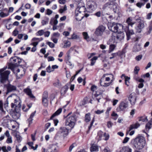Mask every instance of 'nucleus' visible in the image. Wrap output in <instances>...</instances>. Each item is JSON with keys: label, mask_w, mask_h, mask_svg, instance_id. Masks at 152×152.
Masks as SVG:
<instances>
[{"label": "nucleus", "mask_w": 152, "mask_h": 152, "mask_svg": "<svg viewBox=\"0 0 152 152\" xmlns=\"http://www.w3.org/2000/svg\"><path fill=\"white\" fill-rule=\"evenodd\" d=\"M140 126V124L138 123H136L135 124L131 125L129 128V130L128 131V132H129L134 129H136L137 128Z\"/></svg>", "instance_id": "24"}, {"label": "nucleus", "mask_w": 152, "mask_h": 152, "mask_svg": "<svg viewBox=\"0 0 152 152\" xmlns=\"http://www.w3.org/2000/svg\"><path fill=\"white\" fill-rule=\"evenodd\" d=\"M103 137L105 138H104L103 139L105 140H107L109 139V135L108 134L104 133Z\"/></svg>", "instance_id": "49"}, {"label": "nucleus", "mask_w": 152, "mask_h": 152, "mask_svg": "<svg viewBox=\"0 0 152 152\" xmlns=\"http://www.w3.org/2000/svg\"><path fill=\"white\" fill-rule=\"evenodd\" d=\"M49 18L47 17H45L42 20L41 23L42 26L47 24L49 22Z\"/></svg>", "instance_id": "27"}, {"label": "nucleus", "mask_w": 152, "mask_h": 152, "mask_svg": "<svg viewBox=\"0 0 152 152\" xmlns=\"http://www.w3.org/2000/svg\"><path fill=\"white\" fill-rule=\"evenodd\" d=\"M90 113H88L86 114L85 116V121L87 122L91 120Z\"/></svg>", "instance_id": "31"}, {"label": "nucleus", "mask_w": 152, "mask_h": 152, "mask_svg": "<svg viewBox=\"0 0 152 152\" xmlns=\"http://www.w3.org/2000/svg\"><path fill=\"white\" fill-rule=\"evenodd\" d=\"M129 107V102L126 101H122L121 102L118 107L116 110L117 111H125Z\"/></svg>", "instance_id": "9"}, {"label": "nucleus", "mask_w": 152, "mask_h": 152, "mask_svg": "<svg viewBox=\"0 0 152 152\" xmlns=\"http://www.w3.org/2000/svg\"><path fill=\"white\" fill-rule=\"evenodd\" d=\"M66 63L69 65L70 68H72L74 66V65L69 60H67L66 61Z\"/></svg>", "instance_id": "51"}, {"label": "nucleus", "mask_w": 152, "mask_h": 152, "mask_svg": "<svg viewBox=\"0 0 152 152\" xmlns=\"http://www.w3.org/2000/svg\"><path fill=\"white\" fill-rule=\"evenodd\" d=\"M69 130V129L66 127H61L60 128L59 132L61 135L65 137L68 134Z\"/></svg>", "instance_id": "11"}, {"label": "nucleus", "mask_w": 152, "mask_h": 152, "mask_svg": "<svg viewBox=\"0 0 152 152\" xmlns=\"http://www.w3.org/2000/svg\"><path fill=\"white\" fill-rule=\"evenodd\" d=\"M116 7V3L112 1H108L104 4L103 7L102 9L103 10H108L109 9H113L114 12H116V10L114 8Z\"/></svg>", "instance_id": "7"}, {"label": "nucleus", "mask_w": 152, "mask_h": 152, "mask_svg": "<svg viewBox=\"0 0 152 152\" xmlns=\"http://www.w3.org/2000/svg\"><path fill=\"white\" fill-rule=\"evenodd\" d=\"M136 26L135 29L137 32L140 33L141 32L142 29L144 28L145 25L143 21L141 20L140 19H138L137 21L135 22Z\"/></svg>", "instance_id": "8"}, {"label": "nucleus", "mask_w": 152, "mask_h": 152, "mask_svg": "<svg viewBox=\"0 0 152 152\" xmlns=\"http://www.w3.org/2000/svg\"><path fill=\"white\" fill-rule=\"evenodd\" d=\"M97 89V86L95 85H92L91 87V90L93 92L96 90Z\"/></svg>", "instance_id": "54"}, {"label": "nucleus", "mask_w": 152, "mask_h": 152, "mask_svg": "<svg viewBox=\"0 0 152 152\" xmlns=\"http://www.w3.org/2000/svg\"><path fill=\"white\" fill-rule=\"evenodd\" d=\"M152 126V118L145 125V130L146 131H149Z\"/></svg>", "instance_id": "25"}, {"label": "nucleus", "mask_w": 152, "mask_h": 152, "mask_svg": "<svg viewBox=\"0 0 152 152\" xmlns=\"http://www.w3.org/2000/svg\"><path fill=\"white\" fill-rule=\"evenodd\" d=\"M125 31L127 37V39L129 40L130 38V36L134 34L132 29H130L128 26H126L125 28Z\"/></svg>", "instance_id": "13"}, {"label": "nucleus", "mask_w": 152, "mask_h": 152, "mask_svg": "<svg viewBox=\"0 0 152 152\" xmlns=\"http://www.w3.org/2000/svg\"><path fill=\"white\" fill-rule=\"evenodd\" d=\"M42 102L44 106H47L48 104V100L47 99H42Z\"/></svg>", "instance_id": "50"}, {"label": "nucleus", "mask_w": 152, "mask_h": 152, "mask_svg": "<svg viewBox=\"0 0 152 152\" xmlns=\"http://www.w3.org/2000/svg\"><path fill=\"white\" fill-rule=\"evenodd\" d=\"M77 146V144L76 143H73L69 147V152H71L72 149Z\"/></svg>", "instance_id": "40"}, {"label": "nucleus", "mask_w": 152, "mask_h": 152, "mask_svg": "<svg viewBox=\"0 0 152 152\" xmlns=\"http://www.w3.org/2000/svg\"><path fill=\"white\" fill-rule=\"evenodd\" d=\"M113 125V123L110 121L107 122V126L108 128H110Z\"/></svg>", "instance_id": "62"}, {"label": "nucleus", "mask_w": 152, "mask_h": 152, "mask_svg": "<svg viewBox=\"0 0 152 152\" xmlns=\"http://www.w3.org/2000/svg\"><path fill=\"white\" fill-rule=\"evenodd\" d=\"M9 15L8 12L5 13L3 12H0V16L1 18H4L8 16Z\"/></svg>", "instance_id": "38"}, {"label": "nucleus", "mask_w": 152, "mask_h": 152, "mask_svg": "<svg viewBox=\"0 0 152 152\" xmlns=\"http://www.w3.org/2000/svg\"><path fill=\"white\" fill-rule=\"evenodd\" d=\"M124 34L123 33L117 34L115 33L112 34L111 38L109 40V41L112 42L113 43H117L124 39Z\"/></svg>", "instance_id": "4"}, {"label": "nucleus", "mask_w": 152, "mask_h": 152, "mask_svg": "<svg viewBox=\"0 0 152 152\" xmlns=\"http://www.w3.org/2000/svg\"><path fill=\"white\" fill-rule=\"evenodd\" d=\"M128 99L131 104L132 105H134L136 100V94L134 93H132L130 94L129 96Z\"/></svg>", "instance_id": "14"}, {"label": "nucleus", "mask_w": 152, "mask_h": 152, "mask_svg": "<svg viewBox=\"0 0 152 152\" xmlns=\"http://www.w3.org/2000/svg\"><path fill=\"white\" fill-rule=\"evenodd\" d=\"M5 69L6 68H4L0 69V81L2 83H4L8 80L9 75L10 72L9 70L4 72Z\"/></svg>", "instance_id": "3"}, {"label": "nucleus", "mask_w": 152, "mask_h": 152, "mask_svg": "<svg viewBox=\"0 0 152 152\" xmlns=\"http://www.w3.org/2000/svg\"><path fill=\"white\" fill-rule=\"evenodd\" d=\"M97 58L98 57L95 56L93 57V58L91 59V63L90 65L91 66H93L94 64L96 62V61L97 60Z\"/></svg>", "instance_id": "33"}, {"label": "nucleus", "mask_w": 152, "mask_h": 152, "mask_svg": "<svg viewBox=\"0 0 152 152\" xmlns=\"http://www.w3.org/2000/svg\"><path fill=\"white\" fill-rule=\"evenodd\" d=\"M53 85L54 86L57 87H59L60 86L59 81L58 80H57L56 82L53 83Z\"/></svg>", "instance_id": "58"}, {"label": "nucleus", "mask_w": 152, "mask_h": 152, "mask_svg": "<svg viewBox=\"0 0 152 152\" xmlns=\"http://www.w3.org/2000/svg\"><path fill=\"white\" fill-rule=\"evenodd\" d=\"M7 91L6 92V94H7L10 92L15 91L16 89V87L10 84H7L6 85Z\"/></svg>", "instance_id": "15"}, {"label": "nucleus", "mask_w": 152, "mask_h": 152, "mask_svg": "<svg viewBox=\"0 0 152 152\" xmlns=\"http://www.w3.org/2000/svg\"><path fill=\"white\" fill-rule=\"evenodd\" d=\"M132 149L128 146H123L120 150V152H132Z\"/></svg>", "instance_id": "19"}, {"label": "nucleus", "mask_w": 152, "mask_h": 152, "mask_svg": "<svg viewBox=\"0 0 152 152\" xmlns=\"http://www.w3.org/2000/svg\"><path fill=\"white\" fill-rule=\"evenodd\" d=\"M141 49V47L140 44L136 43L134 46L132 51L134 52H137L140 51Z\"/></svg>", "instance_id": "17"}, {"label": "nucleus", "mask_w": 152, "mask_h": 152, "mask_svg": "<svg viewBox=\"0 0 152 152\" xmlns=\"http://www.w3.org/2000/svg\"><path fill=\"white\" fill-rule=\"evenodd\" d=\"M15 137L16 138L18 142H20L22 140V137L19 134H16L15 135Z\"/></svg>", "instance_id": "53"}, {"label": "nucleus", "mask_w": 152, "mask_h": 152, "mask_svg": "<svg viewBox=\"0 0 152 152\" xmlns=\"http://www.w3.org/2000/svg\"><path fill=\"white\" fill-rule=\"evenodd\" d=\"M83 36L84 39L87 40V39L89 38V37L88 36L87 33L86 32H83Z\"/></svg>", "instance_id": "46"}, {"label": "nucleus", "mask_w": 152, "mask_h": 152, "mask_svg": "<svg viewBox=\"0 0 152 152\" xmlns=\"http://www.w3.org/2000/svg\"><path fill=\"white\" fill-rule=\"evenodd\" d=\"M76 121L74 116H71L68 117L66 120L65 125L69 126L71 129H72L75 125Z\"/></svg>", "instance_id": "6"}, {"label": "nucleus", "mask_w": 152, "mask_h": 152, "mask_svg": "<svg viewBox=\"0 0 152 152\" xmlns=\"http://www.w3.org/2000/svg\"><path fill=\"white\" fill-rule=\"evenodd\" d=\"M12 71H13L14 72V73H16V75H17V76H18V74H17L18 73V72H20V69H17V68H15L14 69V68H13V69H11Z\"/></svg>", "instance_id": "56"}, {"label": "nucleus", "mask_w": 152, "mask_h": 152, "mask_svg": "<svg viewBox=\"0 0 152 152\" xmlns=\"http://www.w3.org/2000/svg\"><path fill=\"white\" fill-rule=\"evenodd\" d=\"M45 32L43 30H40L38 31L36 34L37 36H42L44 33Z\"/></svg>", "instance_id": "43"}, {"label": "nucleus", "mask_w": 152, "mask_h": 152, "mask_svg": "<svg viewBox=\"0 0 152 152\" xmlns=\"http://www.w3.org/2000/svg\"><path fill=\"white\" fill-rule=\"evenodd\" d=\"M123 26L121 24L114 23L111 25L108 26V28L113 32L119 33H122L121 30L123 28Z\"/></svg>", "instance_id": "5"}, {"label": "nucleus", "mask_w": 152, "mask_h": 152, "mask_svg": "<svg viewBox=\"0 0 152 152\" xmlns=\"http://www.w3.org/2000/svg\"><path fill=\"white\" fill-rule=\"evenodd\" d=\"M147 31L146 32L147 34H150L152 30V24L149 25L148 28H147Z\"/></svg>", "instance_id": "35"}, {"label": "nucleus", "mask_w": 152, "mask_h": 152, "mask_svg": "<svg viewBox=\"0 0 152 152\" xmlns=\"http://www.w3.org/2000/svg\"><path fill=\"white\" fill-rule=\"evenodd\" d=\"M48 97V93L46 92H45L42 95V99H47Z\"/></svg>", "instance_id": "55"}, {"label": "nucleus", "mask_w": 152, "mask_h": 152, "mask_svg": "<svg viewBox=\"0 0 152 152\" xmlns=\"http://www.w3.org/2000/svg\"><path fill=\"white\" fill-rule=\"evenodd\" d=\"M47 44L51 48H53L55 46V45L53 43L49 42H47Z\"/></svg>", "instance_id": "59"}, {"label": "nucleus", "mask_w": 152, "mask_h": 152, "mask_svg": "<svg viewBox=\"0 0 152 152\" xmlns=\"http://www.w3.org/2000/svg\"><path fill=\"white\" fill-rule=\"evenodd\" d=\"M134 79L137 81H138L140 83H143L144 82V80L142 78H140L137 76H135L134 77Z\"/></svg>", "instance_id": "37"}, {"label": "nucleus", "mask_w": 152, "mask_h": 152, "mask_svg": "<svg viewBox=\"0 0 152 152\" xmlns=\"http://www.w3.org/2000/svg\"><path fill=\"white\" fill-rule=\"evenodd\" d=\"M121 54V53L120 52H118L116 53H113L111 54V55L112 56L110 57V59H113V58H115V57H116L117 56L120 55Z\"/></svg>", "instance_id": "36"}, {"label": "nucleus", "mask_w": 152, "mask_h": 152, "mask_svg": "<svg viewBox=\"0 0 152 152\" xmlns=\"http://www.w3.org/2000/svg\"><path fill=\"white\" fill-rule=\"evenodd\" d=\"M36 113V111H35L34 112L32 113L29 117V118L28 119L27 121L28 122V125L29 126L31 124H32V121L33 120V118L34 116L35 113Z\"/></svg>", "instance_id": "21"}, {"label": "nucleus", "mask_w": 152, "mask_h": 152, "mask_svg": "<svg viewBox=\"0 0 152 152\" xmlns=\"http://www.w3.org/2000/svg\"><path fill=\"white\" fill-rule=\"evenodd\" d=\"M126 22L128 23V26L130 25L132 27V25L135 23V22H132V20L130 18H128L126 20Z\"/></svg>", "instance_id": "32"}, {"label": "nucleus", "mask_w": 152, "mask_h": 152, "mask_svg": "<svg viewBox=\"0 0 152 152\" xmlns=\"http://www.w3.org/2000/svg\"><path fill=\"white\" fill-rule=\"evenodd\" d=\"M21 101L18 99L17 100L16 99H15L14 105H15V107L16 109H18L20 108L21 106Z\"/></svg>", "instance_id": "20"}, {"label": "nucleus", "mask_w": 152, "mask_h": 152, "mask_svg": "<svg viewBox=\"0 0 152 152\" xmlns=\"http://www.w3.org/2000/svg\"><path fill=\"white\" fill-rule=\"evenodd\" d=\"M111 115L112 116L114 117L113 118V119L115 120L117 119L118 117V115L117 114L115 113L114 112H113Z\"/></svg>", "instance_id": "47"}, {"label": "nucleus", "mask_w": 152, "mask_h": 152, "mask_svg": "<svg viewBox=\"0 0 152 152\" xmlns=\"http://www.w3.org/2000/svg\"><path fill=\"white\" fill-rule=\"evenodd\" d=\"M64 44L63 48H66L69 47L71 46V42L68 40H64L63 41Z\"/></svg>", "instance_id": "28"}, {"label": "nucleus", "mask_w": 152, "mask_h": 152, "mask_svg": "<svg viewBox=\"0 0 152 152\" xmlns=\"http://www.w3.org/2000/svg\"><path fill=\"white\" fill-rule=\"evenodd\" d=\"M142 58V55H138L135 57V59L137 61H139Z\"/></svg>", "instance_id": "64"}, {"label": "nucleus", "mask_w": 152, "mask_h": 152, "mask_svg": "<svg viewBox=\"0 0 152 152\" xmlns=\"http://www.w3.org/2000/svg\"><path fill=\"white\" fill-rule=\"evenodd\" d=\"M145 4V3L143 2H138L136 5L139 8H141L142 6H143Z\"/></svg>", "instance_id": "57"}, {"label": "nucleus", "mask_w": 152, "mask_h": 152, "mask_svg": "<svg viewBox=\"0 0 152 152\" xmlns=\"http://www.w3.org/2000/svg\"><path fill=\"white\" fill-rule=\"evenodd\" d=\"M97 6L96 3L94 1H92L91 4L88 6L89 9L92 10H95L97 7Z\"/></svg>", "instance_id": "18"}, {"label": "nucleus", "mask_w": 152, "mask_h": 152, "mask_svg": "<svg viewBox=\"0 0 152 152\" xmlns=\"http://www.w3.org/2000/svg\"><path fill=\"white\" fill-rule=\"evenodd\" d=\"M68 89V86L66 85L62 88L61 90V93L65 94L66 92Z\"/></svg>", "instance_id": "42"}, {"label": "nucleus", "mask_w": 152, "mask_h": 152, "mask_svg": "<svg viewBox=\"0 0 152 152\" xmlns=\"http://www.w3.org/2000/svg\"><path fill=\"white\" fill-rule=\"evenodd\" d=\"M60 36V34H59L58 32H55L53 34L52 37H54L55 38H58Z\"/></svg>", "instance_id": "52"}, {"label": "nucleus", "mask_w": 152, "mask_h": 152, "mask_svg": "<svg viewBox=\"0 0 152 152\" xmlns=\"http://www.w3.org/2000/svg\"><path fill=\"white\" fill-rule=\"evenodd\" d=\"M130 79V77H126L125 79V84L127 86H129V80Z\"/></svg>", "instance_id": "44"}, {"label": "nucleus", "mask_w": 152, "mask_h": 152, "mask_svg": "<svg viewBox=\"0 0 152 152\" xmlns=\"http://www.w3.org/2000/svg\"><path fill=\"white\" fill-rule=\"evenodd\" d=\"M147 120V117H140L138 120L139 121H142V122H145Z\"/></svg>", "instance_id": "48"}, {"label": "nucleus", "mask_w": 152, "mask_h": 152, "mask_svg": "<svg viewBox=\"0 0 152 152\" xmlns=\"http://www.w3.org/2000/svg\"><path fill=\"white\" fill-rule=\"evenodd\" d=\"M105 29L104 26L102 25L100 26L96 29L95 34L97 36L101 35Z\"/></svg>", "instance_id": "12"}, {"label": "nucleus", "mask_w": 152, "mask_h": 152, "mask_svg": "<svg viewBox=\"0 0 152 152\" xmlns=\"http://www.w3.org/2000/svg\"><path fill=\"white\" fill-rule=\"evenodd\" d=\"M139 70H140L139 67L138 66H136L134 68V73L135 75L138 74Z\"/></svg>", "instance_id": "45"}, {"label": "nucleus", "mask_w": 152, "mask_h": 152, "mask_svg": "<svg viewBox=\"0 0 152 152\" xmlns=\"http://www.w3.org/2000/svg\"><path fill=\"white\" fill-rule=\"evenodd\" d=\"M65 24L63 23H60L59 25L57 26L58 28H60L59 31L60 32H61L62 31V29L64 27Z\"/></svg>", "instance_id": "39"}, {"label": "nucleus", "mask_w": 152, "mask_h": 152, "mask_svg": "<svg viewBox=\"0 0 152 152\" xmlns=\"http://www.w3.org/2000/svg\"><path fill=\"white\" fill-rule=\"evenodd\" d=\"M70 39H77L80 41L81 38L79 35L75 33H73L71 35V37L69 38Z\"/></svg>", "instance_id": "23"}, {"label": "nucleus", "mask_w": 152, "mask_h": 152, "mask_svg": "<svg viewBox=\"0 0 152 152\" xmlns=\"http://www.w3.org/2000/svg\"><path fill=\"white\" fill-rule=\"evenodd\" d=\"M116 46L114 44H110L109 46V50H108L109 53H110L113 51L115 49Z\"/></svg>", "instance_id": "34"}, {"label": "nucleus", "mask_w": 152, "mask_h": 152, "mask_svg": "<svg viewBox=\"0 0 152 152\" xmlns=\"http://www.w3.org/2000/svg\"><path fill=\"white\" fill-rule=\"evenodd\" d=\"M52 151L53 152H57L58 151V147L55 145H52L51 147Z\"/></svg>", "instance_id": "41"}, {"label": "nucleus", "mask_w": 152, "mask_h": 152, "mask_svg": "<svg viewBox=\"0 0 152 152\" xmlns=\"http://www.w3.org/2000/svg\"><path fill=\"white\" fill-rule=\"evenodd\" d=\"M6 142L8 143H11L12 142V138L11 137H8Z\"/></svg>", "instance_id": "63"}, {"label": "nucleus", "mask_w": 152, "mask_h": 152, "mask_svg": "<svg viewBox=\"0 0 152 152\" xmlns=\"http://www.w3.org/2000/svg\"><path fill=\"white\" fill-rule=\"evenodd\" d=\"M49 23L51 25H56L58 23V21L57 19H55V18H52L50 19Z\"/></svg>", "instance_id": "29"}, {"label": "nucleus", "mask_w": 152, "mask_h": 152, "mask_svg": "<svg viewBox=\"0 0 152 152\" xmlns=\"http://www.w3.org/2000/svg\"><path fill=\"white\" fill-rule=\"evenodd\" d=\"M104 133L101 131H99L97 133V135L96 137V139L99 141L101 140L103 137Z\"/></svg>", "instance_id": "22"}, {"label": "nucleus", "mask_w": 152, "mask_h": 152, "mask_svg": "<svg viewBox=\"0 0 152 152\" xmlns=\"http://www.w3.org/2000/svg\"><path fill=\"white\" fill-rule=\"evenodd\" d=\"M61 108H59L58 109L51 117L50 119H52L55 116L59 115L62 112Z\"/></svg>", "instance_id": "26"}, {"label": "nucleus", "mask_w": 152, "mask_h": 152, "mask_svg": "<svg viewBox=\"0 0 152 152\" xmlns=\"http://www.w3.org/2000/svg\"><path fill=\"white\" fill-rule=\"evenodd\" d=\"M22 59L19 57L14 56L10 58V63L8 65V68L12 69L15 67L19 66L21 62Z\"/></svg>", "instance_id": "2"}, {"label": "nucleus", "mask_w": 152, "mask_h": 152, "mask_svg": "<svg viewBox=\"0 0 152 152\" xmlns=\"http://www.w3.org/2000/svg\"><path fill=\"white\" fill-rule=\"evenodd\" d=\"M90 151L91 152L98 151H99L98 146L94 145H92L91 147Z\"/></svg>", "instance_id": "30"}, {"label": "nucleus", "mask_w": 152, "mask_h": 152, "mask_svg": "<svg viewBox=\"0 0 152 152\" xmlns=\"http://www.w3.org/2000/svg\"><path fill=\"white\" fill-rule=\"evenodd\" d=\"M24 92L30 98L34 99L35 97L32 94V91L29 87H28L24 89L23 90Z\"/></svg>", "instance_id": "16"}, {"label": "nucleus", "mask_w": 152, "mask_h": 152, "mask_svg": "<svg viewBox=\"0 0 152 152\" xmlns=\"http://www.w3.org/2000/svg\"><path fill=\"white\" fill-rule=\"evenodd\" d=\"M103 152H111L109 148L107 146L105 147L103 150Z\"/></svg>", "instance_id": "60"}, {"label": "nucleus", "mask_w": 152, "mask_h": 152, "mask_svg": "<svg viewBox=\"0 0 152 152\" xmlns=\"http://www.w3.org/2000/svg\"><path fill=\"white\" fill-rule=\"evenodd\" d=\"M96 91V93L94 95V100H96L98 102H99V100L101 99L103 91L100 89H97Z\"/></svg>", "instance_id": "10"}, {"label": "nucleus", "mask_w": 152, "mask_h": 152, "mask_svg": "<svg viewBox=\"0 0 152 152\" xmlns=\"http://www.w3.org/2000/svg\"><path fill=\"white\" fill-rule=\"evenodd\" d=\"M104 111V110H97V111H95V113L97 114H100L102 113H103Z\"/></svg>", "instance_id": "61"}, {"label": "nucleus", "mask_w": 152, "mask_h": 152, "mask_svg": "<svg viewBox=\"0 0 152 152\" xmlns=\"http://www.w3.org/2000/svg\"><path fill=\"white\" fill-rule=\"evenodd\" d=\"M145 144V137L141 136H138L134 140L133 144L134 147L137 149H142Z\"/></svg>", "instance_id": "1"}]
</instances>
